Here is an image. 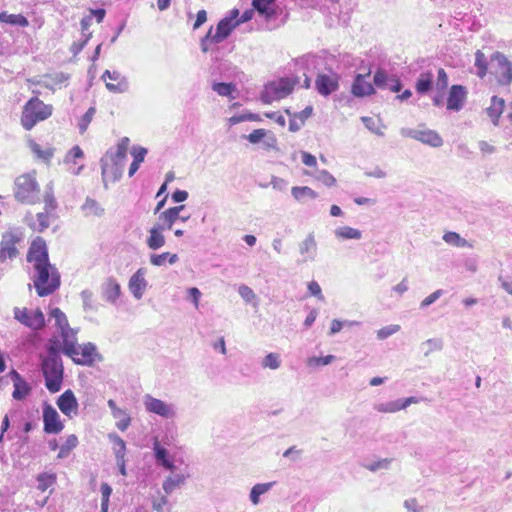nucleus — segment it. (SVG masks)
Here are the masks:
<instances>
[{"label": "nucleus", "mask_w": 512, "mask_h": 512, "mask_svg": "<svg viewBox=\"0 0 512 512\" xmlns=\"http://www.w3.org/2000/svg\"><path fill=\"white\" fill-rule=\"evenodd\" d=\"M50 317L55 319V325L60 330L64 355L75 354L76 331L69 326L66 315L59 309L53 308L50 311Z\"/></svg>", "instance_id": "5"}, {"label": "nucleus", "mask_w": 512, "mask_h": 512, "mask_svg": "<svg viewBox=\"0 0 512 512\" xmlns=\"http://www.w3.org/2000/svg\"><path fill=\"white\" fill-rule=\"evenodd\" d=\"M83 210L90 211L92 214L96 216H102L104 214V209L99 205V203L90 197H87L83 206Z\"/></svg>", "instance_id": "47"}, {"label": "nucleus", "mask_w": 512, "mask_h": 512, "mask_svg": "<svg viewBox=\"0 0 512 512\" xmlns=\"http://www.w3.org/2000/svg\"><path fill=\"white\" fill-rule=\"evenodd\" d=\"M434 75L431 71L422 72L415 82V90L419 95H426L433 89Z\"/></svg>", "instance_id": "31"}, {"label": "nucleus", "mask_w": 512, "mask_h": 512, "mask_svg": "<svg viewBox=\"0 0 512 512\" xmlns=\"http://www.w3.org/2000/svg\"><path fill=\"white\" fill-rule=\"evenodd\" d=\"M244 121H260V117L258 114L254 113H246V114H239L234 115L229 118L230 125H235Z\"/></svg>", "instance_id": "51"}, {"label": "nucleus", "mask_w": 512, "mask_h": 512, "mask_svg": "<svg viewBox=\"0 0 512 512\" xmlns=\"http://www.w3.org/2000/svg\"><path fill=\"white\" fill-rule=\"evenodd\" d=\"M37 489L44 492L49 487L53 486L56 482V474L54 473H41L37 477Z\"/></svg>", "instance_id": "44"}, {"label": "nucleus", "mask_w": 512, "mask_h": 512, "mask_svg": "<svg viewBox=\"0 0 512 512\" xmlns=\"http://www.w3.org/2000/svg\"><path fill=\"white\" fill-rule=\"evenodd\" d=\"M490 73L500 86H508L512 82V62L502 52L496 51L490 56Z\"/></svg>", "instance_id": "8"}, {"label": "nucleus", "mask_w": 512, "mask_h": 512, "mask_svg": "<svg viewBox=\"0 0 512 512\" xmlns=\"http://www.w3.org/2000/svg\"><path fill=\"white\" fill-rule=\"evenodd\" d=\"M40 369L44 378L45 387L50 393L61 390L64 380V366L62 360L40 358Z\"/></svg>", "instance_id": "4"}, {"label": "nucleus", "mask_w": 512, "mask_h": 512, "mask_svg": "<svg viewBox=\"0 0 512 512\" xmlns=\"http://www.w3.org/2000/svg\"><path fill=\"white\" fill-rule=\"evenodd\" d=\"M291 194L294 199L300 203H304L308 199H316L318 194L308 186H294L291 189Z\"/></svg>", "instance_id": "35"}, {"label": "nucleus", "mask_w": 512, "mask_h": 512, "mask_svg": "<svg viewBox=\"0 0 512 512\" xmlns=\"http://www.w3.org/2000/svg\"><path fill=\"white\" fill-rule=\"evenodd\" d=\"M128 145L129 138L124 137L118 142L116 149L110 148L100 159L101 176L105 189H108L109 163L123 166V162L127 155Z\"/></svg>", "instance_id": "7"}, {"label": "nucleus", "mask_w": 512, "mask_h": 512, "mask_svg": "<svg viewBox=\"0 0 512 512\" xmlns=\"http://www.w3.org/2000/svg\"><path fill=\"white\" fill-rule=\"evenodd\" d=\"M505 106V101L502 98L493 96L491 98V104L486 109L487 115L490 117L494 125H498L499 117L501 116Z\"/></svg>", "instance_id": "33"}, {"label": "nucleus", "mask_w": 512, "mask_h": 512, "mask_svg": "<svg viewBox=\"0 0 512 512\" xmlns=\"http://www.w3.org/2000/svg\"><path fill=\"white\" fill-rule=\"evenodd\" d=\"M443 240L450 245L456 246V247H465L467 245V241L462 238L458 233L456 232H446L443 235Z\"/></svg>", "instance_id": "46"}, {"label": "nucleus", "mask_w": 512, "mask_h": 512, "mask_svg": "<svg viewBox=\"0 0 512 512\" xmlns=\"http://www.w3.org/2000/svg\"><path fill=\"white\" fill-rule=\"evenodd\" d=\"M51 115L52 106L45 104L38 97H32L23 106L21 125L30 131L38 122L48 119Z\"/></svg>", "instance_id": "3"}, {"label": "nucleus", "mask_w": 512, "mask_h": 512, "mask_svg": "<svg viewBox=\"0 0 512 512\" xmlns=\"http://www.w3.org/2000/svg\"><path fill=\"white\" fill-rule=\"evenodd\" d=\"M299 252L302 259L299 263L312 262L317 255V243L313 233H309L306 238L299 244Z\"/></svg>", "instance_id": "25"}, {"label": "nucleus", "mask_w": 512, "mask_h": 512, "mask_svg": "<svg viewBox=\"0 0 512 512\" xmlns=\"http://www.w3.org/2000/svg\"><path fill=\"white\" fill-rule=\"evenodd\" d=\"M313 114V107L307 106L300 112L293 113V118L289 120V131L297 132L305 124L306 120Z\"/></svg>", "instance_id": "30"}, {"label": "nucleus", "mask_w": 512, "mask_h": 512, "mask_svg": "<svg viewBox=\"0 0 512 512\" xmlns=\"http://www.w3.org/2000/svg\"><path fill=\"white\" fill-rule=\"evenodd\" d=\"M13 386L14 390L12 392V397L16 401H22L26 399L32 391L31 385L26 380L15 383Z\"/></svg>", "instance_id": "40"}, {"label": "nucleus", "mask_w": 512, "mask_h": 512, "mask_svg": "<svg viewBox=\"0 0 512 512\" xmlns=\"http://www.w3.org/2000/svg\"><path fill=\"white\" fill-rule=\"evenodd\" d=\"M466 97L467 90L463 85H452L447 97V109L455 112L460 111L464 106Z\"/></svg>", "instance_id": "21"}, {"label": "nucleus", "mask_w": 512, "mask_h": 512, "mask_svg": "<svg viewBox=\"0 0 512 512\" xmlns=\"http://www.w3.org/2000/svg\"><path fill=\"white\" fill-rule=\"evenodd\" d=\"M147 246L152 250H158L165 245V237L162 233V228L152 227L149 230V236L146 240Z\"/></svg>", "instance_id": "34"}, {"label": "nucleus", "mask_w": 512, "mask_h": 512, "mask_svg": "<svg viewBox=\"0 0 512 512\" xmlns=\"http://www.w3.org/2000/svg\"><path fill=\"white\" fill-rule=\"evenodd\" d=\"M116 426L120 431H126L131 423V418L126 410H123L120 418H116Z\"/></svg>", "instance_id": "60"}, {"label": "nucleus", "mask_w": 512, "mask_h": 512, "mask_svg": "<svg viewBox=\"0 0 512 512\" xmlns=\"http://www.w3.org/2000/svg\"><path fill=\"white\" fill-rule=\"evenodd\" d=\"M474 67L476 68L475 73L479 78L483 79L487 75L490 59L488 60L481 50H477L475 53Z\"/></svg>", "instance_id": "37"}, {"label": "nucleus", "mask_w": 512, "mask_h": 512, "mask_svg": "<svg viewBox=\"0 0 512 512\" xmlns=\"http://www.w3.org/2000/svg\"><path fill=\"white\" fill-rule=\"evenodd\" d=\"M102 80L106 79L116 81V84L106 83V88L113 93H125L129 90V81L126 76L122 75L119 71L105 70L101 76Z\"/></svg>", "instance_id": "20"}, {"label": "nucleus", "mask_w": 512, "mask_h": 512, "mask_svg": "<svg viewBox=\"0 0 512 512\" xmlns=\"http://www.w3.org/2000/svg\"><path fill=\"white\" fill-rule=\"evenodd\" d=\"M188 478V474L185 470L178 471L172 473V475L168 476L162 484V488L164 492L169 495L174 492L176 489L180 488L184 485L186 479Z\"/></svg>", "instance_id": "28"}, {"label": "nucleus", "mask_w": 512, "mask_h": 512, "mask_svg": "<svg viewBox=\"0 0 512 512\" xmlns=\"http://www.w3.org/2000/svg\"><path fill=\"white\" fill-rule=\"evenodd\" d=\"M316 179L322 182L327 187H332L336 184L335 177L327 170H320L317 172Z\"/></svg>", "instance_id": "52"}, {"label": "nucleus", "mask_w": 512, "mask_h": 512, "mask_svg": "<svg viewBox=\"0 0 512 512\" xmlns=\"http://www.w3.org/2000/svg\"><path fill=\"white\" fill-rule=\"evenodd\" d=\"M38 221V231L43 232L50 226L49 222V212L45 210V212L37 213L36 215Z\"/></svg>", "instance_id": "63"}, {"label": "nucleus", "mask_w": 512, "mask_h": 512, "mask_svg": "<svg viewBox=\"0 0 512 512\" xmlns=\"http://www.w3.org/2000/svg\"><path fill=\"white\" fill-rule=\"evenodd\" d=\"M261 365L263 368H270L272 370L278 369L281 365L279 354L273 352L267 354L263 358Z\"/></svg>", "instance_id": "45"}, {"label": "nucleus", "mask_w": 512, "mask_h": 512, "mask_svg": "<svg viewBox=\"0 0 512 512\" xmlns=\"http://www.w3.org/2000/svg\"><path fill=\"white\" fill-rule=\"evenodd\" d=\"M371 75V68H368L366 74L357 73L353 77L350 92L356 98L372 96L376 93L374 85L366 81V77Z\"/></svg>", "instance_id": "16"}, {"label": "nucleus", "mask_w": 512, "mask_h": 512, "mask_svg": "<svg viewBox=\"0 0 512 512\" xmlns=\"http://www.w3.org/2000/svg\"><path fill=\"white\" fill-rule=\"evenodd\" d=\"M298 83V78L282 77L278 81H273L265 85L261 93V100L265 104L287 97Z\"/></svg>", "instance_id": "6"}, {"label": "nucleus", "mask_w": 512, "mask_h": 512, "mask_svg": "<svg viewBox=\"0 0 512 512\" xmlns=\"http://www.w3.org/2000/svg\"><path fill=\"white\" fill-rule=\"evenodd\" d=\"M212 90L220 96L234 98V96H232V93L236 90V86L233 83L214 82L212 84Z\"/></svg>", "instance_id": "42"}, {"label": "nucleus", "mask_w": 512, "mask_h": 512, "mask_svg": "<svg viewBox=\"0 0 512 512\" xmlns=\"http://www.w3.org/2000/svg\"><path fill=\"white\" fill-rule=\"evenodd\" d=\"M103 297L110 303H115L121 293V287L116 279L110 277L103 284Z\"/></svg>", "instance_id": "32"}, {"label": "nucleus", "mask_w": 512, "mask_h": 512, "mask_svg": "<svg viewBox=\"0 0 512 512\" xmlns=\"http://www.w3.org/2000/svg\"><path fill=\"white\" fill-rule=\"evenodd\" d=\"M275 485V482L258 483L250 491L249 499L256 506L260 503V497L268 493Z\"/></svg>", "instance_id": "36"}, {"label": "nucleus", "mask_w": 512, "mask_h": 512, "mask_svg": "<svg viewBox=\"0 0 512 512\" xmlns=\"http://www.w3.org/2000/svg\"><path fill=\"white\" fill-rule=\"evenodd\" d=\"M123 173V166L118 164L109 163V177L108 182H116L120 180Z\"/></svg>", "instance_id": "58"}, {"label": "nucleus", "mask_w": 512, "mask_h": 512, "mask_svg": "<svg viewBox=\"0 0 512 512\" xmlns=\"http://www.w3.org/2000/svg\"><path fill=\"white\" fill-rule=\"evenodd\" d=\"M36 278L34 287L39 297L53 294L60 287V274L50 262L34 265Z\"/></svg>", "instance_id": "2"}, {"label": "nucleus", "mask_w": 512, "mask_h": 512, "mask_svg": "<svg viewBox=\"0 0 512 512\" xmlns=\"http://www.w3.org/2000/svg\"><path fill=\"white\" fill-rule=\"evenodd\" d=\"M27 261L34 265H41L50 262L46 242L43 238L37 237L32 241L28 253Z\"/></svg>", "instance_id": "18"}, {"label": "nucleus", "mask_w": 512, "mask_h": 512, "mask_svg": "<svg viewBox=\"0 0 512 512\" xmlns=\"http://www.w3.org/2000/svg\"><path fill=\"white\" fill-rule=\"evenodd\" d=\"M75 354L67 355L77 365L93 366L96 360L101 361L102 356L97 352L96 346L91 343H85L82 346H77L75 343Z\"/></svg>", "instance_id": "11"}, {"label": "nucleus", "mask_w": 512, "mask_h": 512, "mask_svg": "<svg viewBox=\"0 0 512 512\" xmlns=\"http://www.w3.org/2000/svg\"><path fill=\"white\" fill-rule=\"evenodd\" d=\"M238 293L243 298V300L248 303L252 302L256 298L254 291L244 284L239 287Z\"/></svg>", "instance_id": "61"}, {"label": "nucleus", "mask_w": 512, "mask_h": 512, "mask_svg": "<svg viewBox=\"0 0 512 512\" xmlns=\"http://www.w3.org/2000/svg\"><path fill=\"white\" fill-rule=\"evenodd\" d=\"M63 344L61 345L58 340H50L46 347V354L41 356L42 359L62 360L61 353Z\"/></svg>", "instance_id": "39"}, {"label": "nucleus", "mask_w": 512, "mask_h": 512, "mask_svg": "<svg viewBox=\"0 0 512 512\" xmlns=\"http://www.w3.org/2000/svg\"><path fill=\"white\" fill-rule=\"evenodd\" d=\"M143 403L147 412L158 415L165 419L175 417V409L172 404H168L160 399H157L150 394H146Z\"/></svg>", "instance_id": "14"}, {"label": "nucleus", "mask_w": 512, "mask_h": 512, "mask_svg": "<svg viewBox=\"0 0 512 512\" xmlns=\"http://www.w3.org/2000/svg\"><path fill=\"white\" fill-rule=\"evenodd\" d=\"M92 37V33L89 32V33H83L82 34V40L78 41V42H74L72 45H71V52L73 53V55H77L79 54L83 48L87 45L88 41L90 40V38Z\"/></svg>", "instance_id": "54"}, {"label": "nucleus", "mask_w": 512, "mask_h": 512, "mask_svg": "<svg viewBox=\"0 0 512 512\" xmlns=\"http://www.w3.org/2000/svg\"><path fill=\"white\" fill-rule=\"evenodd\" d=\"M267 135V130L265 129H255L248 135H243V138L247 139L252 144H257L261 142Z\"/></svg>", "instance_id": "53"}, {"label": "nucleus", "mask_w": 512, "mask_h": 512, "mask_svg": "<svg viewBox=\"0 0 512 512\" xmlns=\"http://www.w3.org/2000/svg\"><path fill=\"white\" fill-rule=\"evenodd\" d=\"M391 75L386 70L378 68L373 76V85L378 89H386Z\"/></svg>", "instance_id": "43"}, {"label": "nucleus", "mask_w": 512, "mask_h": 512, "mask_svg": "<svg viewBox=\"0 0 512 512\" xmlns=\"http://www.w3.org/2000/svg\"><path fill=\"white\" fill-rule=\"evenodd\" d=\"M335 235L337 238H341V239L359 240L362 237V232L356 228H352L349 226H343V227H339L335 230Z\"/></svg>", "instance_id": "41"}, {"label": "nucleus", "mask_w": 512, "mask_h": 512, "mask_svg": "<svg viewBox=\"0 0 512 512\" xmlns=\"http://www.w3.org/2000/svg\"><path fill=\"white\" fill-rule=\"evenodd\" d=\"M444 294V290L438 289L431 293L429 296H427L425 299L422 300L420 303V308L425 309L431 304H433L435 301H437L442 295Z\"/></svg>", "instance_id": "59"}, {"label": "nucleus", "mask_w": 512, "mask_h": 512, "mask_svg": "<svg viewBox=\"0 0 512 512\" xmlns=\"http://www.w3.org/2000/svg\"><path fill=\"white\" fill-rule=\"evenodd\" d=\"M155 459L159 466L172 473L185 470L183 459L177 457L172 450H155Z\"/></svg>", "instance_id": "15"}, {"label": "nucleus", "mask_w": 512, "mask_h": 512, "mask_svg": "<svg viewBox=\"0 0 512 512\" xmlns=\"http://www.w3.org/2000/svg\"><path fill=\"white\" fill-rule=\"evenodd\" d=\"M419 402V399L415 396L400 398L393 401H388L385 403H375L374 409L380 413H395L400 410L406 409L411 404H416Z\"/></svg>", "instance_id": "19"}, {"label": "nucleus", "mask_w": 512, "mask_h": 512, "mask_svg": "<svg viewBox=\"0 0 512 512\" xmlns=\"http://www.w3.org/2000/svg\"><path fill=\"white\" fill-rule=\"evenodd\" d=\"M387 88L391 92L399 93L402 90V88H403V83H402L401 79L397 75L392 74L390 79H389Z\"/></svg>", "instance_id": "62"}, {"label": "nucleus", "mask_w": 512, "mask_h": 512, "mask_svg": "<svg viewBox=\"0 0 512 512\" xmlns=\"http://www.w3.org/2000/svg\"><path fill=\"white\" fill-rule=\"evenodd\" d=\"M57 406L60 411L69 416L72 411L78 408L77 399L72 390L68 389L63 392L57 399Z\"/></svg>", "instance_id": "27"}, {"label": "nucleus", "mask_w": 512, "mask_h": 512, "mask_svg": "<svg viewBox=\"0 0 512 512\" xmlns=\"http://www.w3.org/2000/svg\"><path fill=\"white\" fill-rule=\"evenodd\" d=\"M44 203H45V210L47 212L54 211L58 207L57 201L54 197L53 190L50 186L47 187V189L45 191Z\"/></svg>", "instance_id": "49"}, {"label": "nucleus", "mask_w": 512, "mask_h": 512, "mask_svg": "<svg viewBox=\"0 0 512 512\" xmlns=\"http://www.w3.org/2000/svg\"><path fill=\"white\" fill-rule=\"evenodd\" d=\"M43 423L47 434H57L64 427L57 410L47 402L43 404Z\"/></svg>", "instance_id": "17"}, {"label": "nucleus", "mask_w": 512, "mask_h": 512, "mask_svg": "<svg viewBox=\"0 0 512 512\" xmlns=\"http://www.w3.org/2000/svg\"><path fill=\"white\" fill-rule=\"evenodd\" d=\"M240 12L237 8L232 9L227 16L222 18L216 26V31L213 33V26H211L204 37L201 38L200 47L202 52L207 53L210 51L211 45H216L226 40L233 30L237 27L235 19L239 16Z\"/></svg>", "instance_id": "1"}, {"label": "nucleus", "mask_w": 512, "mask_h": 512, "mask_svg": "<svg viewBox=\"0 0 512 512\" xmlns=\"http://www.w3.org/2000/svg\"><path fill=\"white\" fill-rule=\"evenodd\" d=\"M322 57L318 54L307 53L294 59L295 66L305 72H312L319 68Z\"/></svg>", "instance_id": "26"}, {"label": "nucleus", "mask_w": 512, "mask_h": 512, "mask_svg": "<svg viewBox=\"0 0 512 512\" xmlns=\"http://www.w3.org/2000/svg\"><path fill=\"white\" fill-rule=\"evenodd\" d=\"M96 112V109L95 107H90L86 112L85 114L81 117L80 121H79V124H78V127H79V130H80V133H84L89 124L91 123L92 121V118L94 116Z\"/></svg>", "instance_id": "50"}, {"label": "nucleus", "mask_w": 512, "mask_h": 512, "mask_svg": "<svg viewBox=\"0 0 512 512\" xmlns=\"http://www.w3.org/2000/svg\"><path fill=\"white\" fill-rule=\"evenodd\" d=\"M335 359L334 355H326L321 357H311L308 359V365L309 366H326L332 363V361Z\"/></svg>", "instance_id": "55"}, {"label": "nucleus", "mask_w": 512, "mask_h": 512, "mask_svg": "<svg viewBox=\"0 0 512 512\" xmlns=\"http://www.w3.org/2000/svg\"><path fill=\"white\" fill-rule=\"evenodd\" d=\"M391 462V458L372 455L371 457L365 458L362 462V465L372 472H378L388 469Z\"/></svg>", "instance_id": "29"}, {"label": "nucleus", "mask_w": 512, "mask_h": 512, "mask_svg": "<svg viewBox=\"0 0 512 512\" xmlns=\"http://www.w3.org/2000/svg\"><path fill=\"white\" fill-rule=\"evenodd\" d=\"M14 317L20 323L33 330H41L45 327V317L39 308L33 312H30L26 308H15Z\"/></svg>", "instance_id": "13"}, {"label": "nucleus", "mask_w": 512, "mask_h": 512, "mask_svg": "<svg viewBox=\"0 0 512 512\" xmlns=\"http://www.w3.org/2000/svg\"><path fill=\"white\" fill-rule=\"evenodd\" d=\"M83 157H84L83 150L78 145H76V146H73L66 154L65 162L66 163H71V162L76 163L77 159H80Z\"/></svg>", "instance_id": "56"}, {"label": "nucleus", "mask_w": 512, "mask_h": 512, "mask_svg": "<svg viewBox=\"0 0 512 512\" xmlns=\"http://www.w3.org/2000/svg\"><path fill=\"white\" fill-rule=\"evenodd\" d=\"M147 273L146 268H139L130 278L128 283V288L133 295V297L137 300H140L145 290L148 286V282L145 279V275Z\"/></svg>", "instance_id": "22"}, {"label": "nucleus", "mask_w": 512, "mask_h": 512, "mask_svg": "<svg viewBox=\"0 0 512 512\" xmlns=\"http://www.w3.org/2000/svg\"><path fill=\"white\" fill-rule=\"evenodd\" d=\"M252 7L267 21L276 19L280 14L279 7L271 0H252Z\"/></svg>", "instance_id": "24"}, {"label": "nucleus", "mask_w": 512, "mask_h": 512, "mask_svg": "<svg viewBox=\"0 0 512 512\" xmlns=\"http://www.w3.org/2000/svg\"><path fill=\"white\" fill-rule=\"evenodd\" d=\"M404 508L407 512H423L422 506H420L414 498L405 500Z\"/></svg>", "instance_id": "64"}, {"label": "nucleus", "mask_w": 512, "mask_h": 512, "mask_svg": "<svg viewBox=\"0 0 512 512\" xmlns=\"http://www.w3.org/2000/svg\"><path fill=\"white\" fill-rule=\"evenodd\" d=\"M448 87V75L443 68H439L437 72V79L435 83L436 91L445 92Z\"/></svg>", "instance_id": "48"}, {"label": "nucleus", "mask_w": 512, "mask_h": 512, "mask_svg": "<svg viewBox=\"0 0 512 512\" xmlns=\"http://www.w3.org/2000/svg\"><path fill=\"white\" fill-rule=\"evenodd\" d=\"M37 188L38 184L32 176L21 175L15 180L14 196L21 203L33 204Z\"/></svg>", "instance_id": "9"}, {"label": "nucleus", "mask_w": 512, "mask_h": 512, "mask_svg": "<svg viewBox=\"0 0 512 512\" xmlns=\"http://www.w3.org/2000/svg\"><path fill=\"white\" fill-rule=\"evenodd\" d=\"M400 330L399 325H388L377 331V338L384 340Z\"/></svg>", "instance_id": "57"}, {"label": "nucleus", "mask_w": 512, "mask_h": 512, "mask_svg": "<svg viewBox=\"0 0 512 512\" xmlns=\"http://www.w3.org/2000/svg\"><path fill=\"white\" fill-rule=\"evenodd\" d=\"M19 238L10 232L3 235L0 243V261H5L7 258L14 259L18 255L16 244Z\"/></svg>", "instance_id": "23"}, {"label": "nucleus", "mask_w": 512, "mask_h": 512, "mask_svg": "<svg viewBox=\"0 0 512 512\" xmlns=\"http://www.w3.org/2000/svg\"><path fill=\"white\" fill-rule=\"evenodd\" d=\"M0 22L19 27L29 25L28 19L22 14H8L6 11L0 13Z\"/></svg>", "instance_id": "38"}, {"label": "nucleus", "mask_w": 512, "mask_h": 512, "mask_svg": "<svg viewBox=\"0 0 512 512\" xmlns=\"http://www.w3.org/2000/svg\"><path fill=\"white\" fill-rule=\"evenodd\" d=\"M329 73H318L315 78V90L322 97H329L339 90L341 76L334 72L332 68H327Z\"/></svg>", "instance_id": "10"}, {"label": "nucleus", "mask_w": 512, "mask_h": 512, "mask_svg": "<svg viewBox=\"0 0 512 512\" xmlns=\"http://www.w3.org/2000/svg\"><path fill=\"white\" fill-rule=\"evenodd\" d=\"M400 134L403 137L420 141L431 147H440L443 145V140L441 136L434 130L402 128Z\"/></svg>", "instance_id": "12"}]
</instances>
